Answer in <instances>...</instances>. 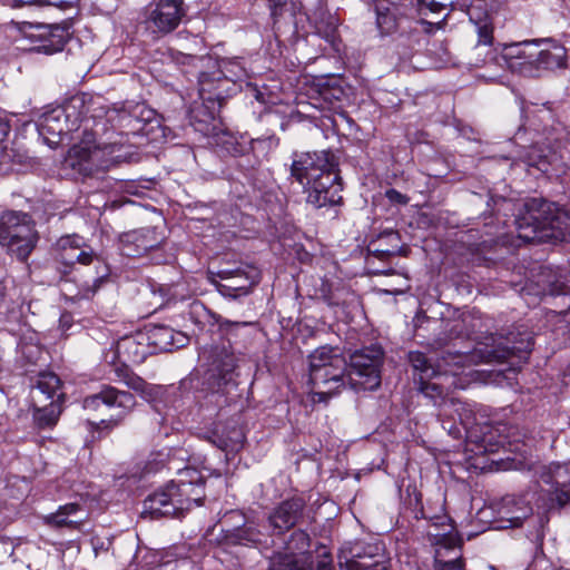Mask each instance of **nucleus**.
Segmentation results:
<instances>
[{
  "mask_svg": "<svg viewBox=\"0 0 570 570\" xmlns=\"http://www.w3.org/2000/svg\"><path fill=\"white\" fill-rule=\"evenodd\" d=\"M200 357L208 361L210 377L218 380V386L226 384L236 367V356L229 344L213 345L204 347Z\"/></svg>",
  "mask_w": 570,
  "mask_h": 570,
  "instance_id": "nucleus-18",
  "label": "nucleus"
},
{
  "mask_svg": "<svg viewBox=\"0 0 570 570\" xmlns=\"http://www.w3.org/2000/svg\"><path fill=\"white\" fill-rule=\"evenodd\" d=\"M232 275V272L223 271L219 273L220 278L226 279Z\"/></svg>",
  "mask_w": 570,
  "mask_h": 570,
  "instance_id": "nucleus-46",
  "label": "nucleus"
},
{
  "mask_svg": "<svg viewBox=\"0 0 570 570\" xmlns=\"http://www.w3.org/2000/svg\"><path fill=\"white\" fill-rule=\"evenodd\" d=\"M85 519L83 511L78 503L61 505L56 512L49 513L42 518L43 523L50 528H68L72 530H79Z\"/></svg>",
  "mask_w": 570,
  "mask_h": 570,
  "instance_id": "nucleus-22",
  "label": "nucleus"
},
{
  "mask_svg": "<svg viewBox=\"0 0 570 570\" xmlns=\"http://www.w3.org/2000/svg\"><path fill=\"white\" fill-rule=\"evenodd\" d=\"M563 130L566 131V137H544L541 138L537 129H528L523 125H521L514 137L508 138L505 142H517L518 139H525L527 142H570V126H564Z\"/></svg>",
  "mask_w": 570,
  "mask_h": 570,
  "instance_id": "nucleus-28",
  "label": "nucleus"
},
{
  "mask_svg": "<svg viewBox=\"0 0 570 570\" xmlns=\"http://www.w3.org/2000/svg\"><path fill=\"white\" fill-rule=\"evenodd\" d=\"M247 287H248L247 285L242 284V285H237L235 288L245 289V288H247Z\"/></svg>",
  "mask_w": 570,
  "mask_h": 570,
  "instance_id": "nucleus-49",
  "label": "nucleus"
},
{
  "mask_svg": "<svg viewBox=\"0 0 570 570\" xmlns=\"http://www.w3.org/2000/svg\"><path fill=\"white\" fill-rule=\"evenodd\" d=\"M75 253H76L75 250L68 249V252H63V253H61V259H62L66 264H68V259H67V258H68V257H70V256H75Z\"/></svg>",
  "mask_w": 570,
  "mask_h": 570,
  "instance_id": "nucleus-45",
  "label": "nucleus"
},
{
  "mask_svg": "<svg viewBox=\"0 0 570 570\" xmlns=\"http://www.w3.org/2000/svg\"><path fill=\"white\" fill-rule=\"evenodd\" d=\"M383 352L377 346L354 352L346 374L348 385L355 391H373L381 384L380 366Z\"/></svg>",
  "mask_w": 570,
  "mask_h": 570,
  "instance_id": "nucleus-13",
  "label": "nucleus"
},
{
  "mask_svg": "<svg viewBox=\"0 0 570 570\" xmlns=\"http://www.w3.org/2000/svg\"><path fill=\"white\" fill-rule=\"evenodd\" d=\"M11 131V125L7 119L0 118V142H7V138Z\"/></svg>",
  "mask_w": 570,
  "mask_h": 570,
  "instance_id": "nucleus-38",
  "label": "nucleus"
},
{
  "mask_svg": "<svg viewBox=\"0 0 570 570\" xmlns=\"http://www.w3.org/2000/svg\"><path fill=\"white\" fill-rule=\"evenodd\" d=\"M492 13L493 6L488 0H472L468 7L469 20L478 36L476 46L489 47L483 63H493L522 77L538 78L534 60L538 38L494 45Z\"/></svg>",
  "mask_w": 570,
  "mask_h": 570,
  "instance_id": "nucleus-5",
  "label": "nucleus"
},
{
  "mask_svg": "<svg viewBox=\"0 0 570 570\" xmlns=\"http://www.w3.org/2000/svg\"><path fill=\"white\" fill-rule=\"evenodd\" d=\"M386 196L392 199V200H397L399 203H405V198L403 195H401L400 193H397L396 190L394 189H391V190H387L386 191Z\"/></svg>",
  "mask_w": 570,
  "mask_h": 570,
  "instance_id": "nucleus-40",
  "label": "nucleus"
},
{
  "mask_svg": "<svg viewBox=\"0 0 570 570\" xmlns=\"http://www.w3.org/2000/svg\"><path fill=\"white\" fill-rule=\"evenodd\" d=\"M347 363L337 350L322 346L309 355L312 402H326L345 386Z\"/></svg>",
  "mask_w": 570,
  "mask_h": 570,
  "instance_id": "nucleus-8",
  "label": "nucleus"
},
{
  "mask_svg": "<svg viewBox=\"0 0 570 570\" xmlns=\"http://www.w3.org/2000/svg\"><path fill=\"white\" fill-rule=\"evenodd\" d=\"M121 242L128 256H140L160 244L153 228L128 233L122 236Z\"/></svg>",
  "mask_w": 570,
  "mask_h": 570,
  "instance_id": "nucleus-23",
  "label": "nucleus"
},
{
  "mask_svg": "<svg viewBox=\"0 0 570 570\" xmlns=\"http://www.w3.org/2000/svg\"><path fill=\"white\" fill-rule=\"evenodd\" d=\"M35 405L33 417L40 428L52 426L56 424L59 415L58 406L53 401L45 404L42 407Z\"/></svg>",
  "mask_w": 570,
  "mask_h": 570,
  "instance_id": "nucleus-30",
  "label": "nucleus"
},
{
  "mask_svg": "<svg viewBox=\"0 0 570 570\" xmlns=\"http://www.w3.org/2000/svg\"><path fill=\"white\" fill-rule=\"evenodd\" d=\"M301 509L299 500L284 501L269 517L271 525L279 532L289 530L296 523Z\"/></svg>",
  "mask_w": 570,
  "mask_h": 570,
  "instance_id": "nucleus-24",
  "label": "nucleus"
},
{
  "mask_svg": "<svg viewBox=\"0 0 570 570\" xmlns=\"http://www.w3.org/2000/svg\"><path fill=\"white\" fill-rule=\"evenodd\" d=\"M454 129L458 131L459 137L466 139L469 142H475V144L482 142L481 139L472 136L474 134V131H473V128L470 126L462 125L461 122H458L454 126Z\"/></svg>",
  "mask_w": 570,
  "mask_h": 570,
  "instance_id": "nucleus-35",
  "label": "nucleus"
},
{
  "mask_svg": "<svg viewBox=\"0 0 570 570\" xmlns=\"http://www.w3.org/2000/svg\"><path fill=\"white\" fill-rule=\"evenodd\" d=\"M415 142H424V144H428V142H430V141H429V140H426V139H417Z\"/></svg>",
  "mask_w": 570,
  "mask_h": 570,
  "instance_id": "nucleus-50",
  "label": "nucleus"
},
{
  "mask_svg": "<svg viewBox=\"0 0 570 570\" xmlns=\"http://www.w3.org/2000/svg\"><path fill=\"white\" fill-rule=\"evenodd\" d=\"M380 37H410L415 31L406 0H373Z\"/></svg>",
  "mask_w": 570,
  "mask_h": 570,
  "instance_id": "nucleus-12",
  "label": "nucleus"
},
{
  "mask_svg": "<svg viewBox=\"0 0 570 570\" xmlns=\"http://www.w3.org/2000/svg\"><path fill=\"white\" fill-rule=\"evenodd\" d=\"M145 337H148L149 347L153 354L181 347L188 341L180 332L165 325L148 326L142 330Z\"/></svg>",
  "mask_w": 570,
  "mask_h": 570,
  "instance_id": "nucleus-20",
  "label": "nucleus"
},
{
  "mask_svg": "<svg viewBox=\"0 0 570 570\" xmlns=\"http://www.w3.org/2000/svg\"><path fill=\"white\" fill-rule=\"evenodd\" d=\"M186 14L184 0H158L146 10L141 26L153 39L173 32Z\"/></svg>",
  "mask_w": 570,
  "mask_h": 570,
  "instance_id": "nucleus-15",
  "label": "nucleus"
},
{
  "mask_svg": "<svg viewBox=\"0 0 570 570\" xmlns=\"http://www.w3.org/2000/svg\"><path fill=\"white\" fill-rule=\"evenodd\" d=\"M73 16H68L60 23L24 22L23 38L30 42L29 50L47 56L61 52L73 37Z\"/></svg>",
  "mask_w": 570,
  "mask_h": 570,
  "instance_id": "nucleus-11",
  "label": "nucleus"
},
{
  "mask_svg": "<svg viewBox=\"0 0 570 570\" xmlns=\"http://www.w3.org/2000/svg\"><path fill=\"white\" fill-rule=\"evenodd\" d=\"M269 570H311V563L307 557L276 553L271 559Z\"/></svg>",
  "mask_w": 570,
  "mask_h": 570,
  "instance_id": "nucleus-27",
  "label": "nucleus"
},
{
  "mask_svg": "<svg viewBox=\"0 0 570 570\" xmlns=\"http://www.w3.org/2000/svg\"><path fill=\"white\" fill-rule=\"evenodd\" d=\"M67 259H68V265H72L76 262H78L82 265H89L92 262V254L85 252L78 247V249L75 253V256H70Z\"/></svg>",
  "mask_w": 570,
  "mask_h": 570,
  "instance_id": "nucleus-36",
  "label": "nucleus"
},
{
  "mask_svg": "<svg viewBox=\"0 0 570 570\" xmlns=\"http://www.w3.org/2000/svg\"><path fill=\"white\" fill-rule=\"evenodd\" d=\"M39 236L31 217L22 212L8 210L0 216V245L8 254L26 261Z\"/></svg>",
  "mask_w": 570,
  "mask_h": 570,
  "instance_id": "nucleus-10",
  "label": "nucleus"
},
{
  "mask_svg": "<svg viewBox=\"0 0 570 570\" xmlns=\"http://www.w3.org/2000/svg\"><path fill=\"white\" fill-rule=\"evenodd\" d=\"M207 70H202L197 76L198 99L194 100L186 112L187 124L178 128H173L166 124L163 115V124L168 128V137L159 142H166L167 139L186 138L189 142L190 134L198 135V138L213 139V142H276L275 131L254 137L248 131H240L228 127L218 116L220 108L227 99L238 92H244L245 99L249 104L257 102L262 110L259 111L261 121L273 127H278L285 131L288 129H299L303 120L301 112L291 114L288 119L282 118L273 108L281 98L263 83L258 85L249 80L246 60L243 57H225L219 59H207Z\"/></svg>",
  "mask_w": 570,
  "mask_h": 570,
  "instance_id": "nucleus-1",
  "label": "nucleus"
},
{
  "mask_svg": "<svg viewBox=\"0 0 570 570\" xmlns=\"http://www.w3.org/2000/svg\"><path fill=\"white\" fill-rule=\"evenodd\" d=\"M117 354L125 361L134 364L142 363L153 352L149 347L148 337H145L142 331L134 335L122 337L117 343Z\"/></svg>",
  "mask_w": 570,
  "mask_h": 570,
  "instance_id": "nucleus-21",
  "label": "nucleus"
},
{
  "mask_svg": "<svg viewBox=\"0 0 570 570\" xmlns=\"http://www.w3.org/2000/svg\"><path fill=\"white\" fill-rule=\"evenodd\" d=\"M60 389V379L53 373H46L39 376L36 389L32 391V402L37 405L45 400L53 401V397Z\"/></svg>",
  "mask_w": 570,
  "mask_h": 570,
  "instance_id": "nucleus-26",
  "label": "nucleus"
},
{
  "mask_svg": "<svg viewBox=\"0 0 570 570\" xmlns=\"http://www.w3.org/2000/svg\"><path fill=\"white\" fill-rule=\"evenodd\" d=\"M438 570H463V563L460 559L451 561H436Z\"/></svg>",
  "mask_w": 570,
  "mask_h": 570,
  "instance_id": "nucleus-37",
  "label": "nucleus"
},
{
  "mask_svg": "<svg viewBox=\"0 0 570 570\" xmlns=\"http://www.w3.org/2000/svg\"><path fill=\"white\" fill-rule=\"evenodd\" d=\"M269 10V18L273 23V29L277 28L281 18L287 11L288 0H265Z\"/></svg>",
  "mask_w": 570,
  "mask_h": 570,
  "instance_id": "nucleus-31",
  "label": "nucleus"
},
{
  "mask_svg": "<svg viewBox=\"0 0 570 570\" xmlns=\"http://www.w3.org/2000/svg\"><path fill=\"white\" fill-rule=\"evenodd\" d=\"M305 86L309 98L316 100L321 108H327L335 115L323 116L315 124V130L322 132L326 140L337 137L338 142H363L356 136L357 124L345 110L354 105L355 88L350 85L344 73H321L306 78Z\"/></svg>",
  "mask_w": 570,
  "mask_h": 570,
  "instance_id": "nucleus-4",
  "label": "nucleus"
},
{
  "mask_svg": "<svg viewBox=\"0 0 570 570\" xmlns=\"http://www.w3.org/2000/svg\"><path fill=\"white\" fill-rule=\"evenodd\" d=\"M86 95L77 94L63 104L46 110L39 121L24 120L17 125L12 142L36 139L37 142H124L130 137H145L146 142H159L168 137V128L158 111L146 104H137L130 114L120 115V129L109 126L105 117H88Z\"/></svg>",
  "mask_w": 570,
  "mask_h": 570,
  "instance_id": "nucleus-2",
  "label": "nucleus"
},
{
  "mask_svg": "<svg viewBox=\"0 0 570 570\" xmlns=\"http://www.w3.org/2000/svg\"><path fill=\"white\" fill-rule=\"evenodd\" d=\"M114 381L126 385L139 393L141 396L147 397L150 395L149 385L138 375H136L127 365H117L114 368Z\"/></svg>",
  "mask_w": 570,
  "mask_h": 570,
  "instance_id": "nucleus-25",
  "label": "nucleus"
},
{
  "mask_svg": "<svg viewBox=\"0 0 570 570\" xmlns=\"http://www.w3.org/2000/svg\"><path fill=\"white\" fill-rule=\"evenodd\" d=\"M532 511V508L530 505H525L523 509H522V513L521 514H518L515 517H513V520L515 521H521L522 519L527 518Z\"/></svg>",
  "mask_w": 570,
  "mask_h": 570,
  "instance_id": "nucleus-42",
  "label": "nucleus"
},
{
  "mask_svg": "<svg viewBox=\"0 0 570 570\" xmlns=\"http://www.w3.org/2000/svg\"><path fill=\"white\" fill-rule=\"evenodd\" d=\"M79 243H80V237L73 235V236H65V237H61L58 242H57V248L59 250H61V253L63 252H68V249H71V250H77L78 247H79Z\"/></svg>",
  "mask_w": 570,
  "mask_h": 570,
  "instance_id": "nucleus-34",
  "label": "nucleus"
},
{
  "mask_svg": "<svg viewBox=\"0 0 570 570\" xmlns=\"http://www.w3.org/2000/svg\"><path fill=\"white\" fill-rule=\"evenodd\" d=\"M136 405V400L132 394L117 390L110 385H104L101 390L83 400V409L87 411H99L101 406L114 410L108 420H101L99 425L106 429H112L120 424V422L131 412Z\"/></svg>",
  "mask_w": 570,
  "mask_h": 570,
  "instance_id": "nucleus-14",
  "label": "nucleus"
},
{
  "mask_svg": "<svg viewBox=\"0 0 570 570\" xmlns=\"http://www.w3.org/2000/svg\"><path fill=\"white\" fill-rule=\"evenodd\" d=\"M415 31L422 27L426 33L443 29L450 14L446 2L436 0H406Z\"/></svg>",
  "mask_w": 570,
  "mask_h": 570,
  "instance_id": "nucleus-17",
  "label": "nucleus"
},
{
  "mask_svg": "<svg viewBox=\"0 0 570 570\" xmlns=\"http://www.w3.org/2000/svg\"><path fill=\"white\" fill-rule=\"evenodd\" d=\"M318 121H320V119H317L315 122H313V120H309V124H313V128H312V130H313V131H315V132H317V131L315 130V124H317ZM318 132H320V134H322L321 131H318Z\"/></svg>",
  "mask_w": 570,
  "mask_h": 570,
  "instance_id": "nucleus-48",
  "label": "nucleus"
},
{
  "mask_svg": "<svg viewBox=\"0 0 570 570\" xmlns=\"http://www.w3.org/2000/svg\"><path fill=\"white\" fill-rule=\"evenodd\" d=\"M4 295V286L0 283V298Z\"/></svg>",
  "mask_w": 570,
  "mask_h": 570,
  "instance_id": "nucleus-47",
  "label": "nucleus"
},
{
  "mask_svg": "<svg viewBox=\"0 0 570 570\" xmlns=\"http://www.w3.org/2000/svg\"><path fill=\"white\" fill-rule=\"evenodd\" d=\"M317 570H331V561L322 560L317 564Z\"/></svg>",
  "mask_w": 570,
  "mask_h": 570,
  "instance_id": "nucleus-43",
  "label": "nucleus"
},
{
  "mask_svg": "<svg viewBox=\"0 0 570 570\" xmlns=\"http://www.w3.org/2000/svg\"><path fill=\"white\" fill-rule=\"evenodd\" d=\"M294 537L297 538L299 541H302L303 546L307 544V542H308V537L304 532H296V533H294Z\"/></svg>",
  "mask_w": 570,
  "mask_h": 570,
  "instance_id": "nucleus-44",
  "label": "nucleus"
},
{
  "mask_svg": "<svg viewBox=\"0 0 570 570\" xmlns=\"http://www.w3.org/2000/svg\"><path fill=\"white\" fill-rule=\"evenodd\" d=\"M235 438L218 436L216 432L209 438V441L222 450H236L242 443V434L239 431H233Z\"/></svg>",
  "mask_w": 570,
  "mask_h": 570,
  "instance_id": "nucleus-32",
  "label": "nucleus"
},
{
  "mask_svg": "<svg viewBox=\"0 0 570 570\" xmlns=\"http://www.w3.org/2000/svg\"><path fill=\"white\" fill-rule=\"evenodd\" d=\"M245 325H247V323H245V322H244V323H239V322H230V321H228V320H225V321H223V322L219 324L220 328H223V330H228V328H229V327H232V326H236V327H237V326H245Z\"/></svg>",
  "mask_w": 570,
  "mask_h": 570,
  "instance_id": "nucleus-41",
  "label": "nucleus"
},
{
  "mask_svg": "<svg viewBox=\"0 0 570 570\" xmlns=\"http://www.w3.org/2000/svg\"><path fill=\"white\" fill-rule=\"evenodd\" d=\"M41 6V0H13L14 8H21L23 6Z\"/></svg>",
  "mask_w": 570,
  "mask_h": 570,
  "instance_id": "nucleus-39",
  "label": "nucleus"
},
{
  "mask_svg": "<svg viewBox=\"0 0 570 570\" xmlns=\"http://www.w3.org/2000/svg\"><path fill=\"white\" fill-rule=\"evenodd\" d=\"M488 342L479 343L470 353L446 352L435 366L421 352H411L409 357L415 371L420 373L421 392L441 407V415L468 424L470 411L454 399L449 397L450 389H464L472 381V367L481 363L503 362L514 354L528 353L531 341H520L510 345L511 340L490 336Z\"/></svg>",
  "mask_w": 570,
  "mask_h": 570,
  "instance_id": "nucleus-3",
  "label": "nucleus"
},
{
  "mask_svg": "<svg viewBox=\"0 0 570 570\" xmlns=\"http://www.w3.org/2000/svg\"><path fill=\"white\" fill-rule=\"evenodd\" d=\"M79 0H41V6H51L63 12L72 11L73 16L78 13Z\"/></svg>",
  "mask_w": 570,
  "mask_h": 570,
  "instance_id": "nucleus-33",
  "label": "nucleus"
},
{
  "mask_svg": "<svg viewBox=\"0 0 570 570\" xmlns=\"http://www.w3.org/2000/svg\"><path fill=\"white\" fill-rule=\"evenodd\" d=\"M535 67L538 77L544 71L563 69L567 67V49L554 38H538L535 51Z\"/></svg>",
  "mask_w": 570,
  "mask_h": 570,
  "instance_id": "nucleus-19",
  "label": "nucleus"
},
{
  "mask_svg": "<svg viewBox=\"0 0 570 570\" xmlns=\"http://www.w3.org/2000/svg\"><path fill=\"white\" fill-rule=\"evenodd\" d=\"M337 158L330 150L305 153L294 160L292 174L304 187L306 202L316 208L341 202Z\"/></svg>",
  "mask_w": 570,
  "mask_h": 570,
  "instance_id": "nucleus-6",
  "label": "nucleus"
},
{
  "mask_svg": "<svg viewBox=\"0 0 570 570\" xmlns=\"http://www.w3.org/2000/svg\"><path fill=\"white\" fill-rule=\"evenodd\" d=\"M520 237L527 240H570L569 213L553 203L541 200L520 223Z\"/></svg>",
  "mask_w": 570,
  "mask_h": 570,
  "instance_id": "nucleus-9",
  "label": "nucleus"
},
{
  "mask_svg": "<svg viewBox=\"0 0 570 570\" xmlns=\"http://www.w3.org/2000/svg\"><path fill=\"white\" fill-rule=\"evenodd\" d=\"M541 482L544 495L540 497L542 505L553 508L570 502V468L566 464L551 463L543 468Z\"/></svg>",
  "mask_w": 570,
  "mask_h": 570,
  "instance_id": "nucleus-16",
  "label": "nucleus"
},
{
  "mask_svg": "<svg viewBox=\"0 0 570 570\" xmlns=\"http://www.w3.org/2000/svg\"><path fill=\"white\" fill-rule=\"evenodd\" d=\"M98 149L97 145L94 150L85 145H72L68 150L66 164L72 168L78 167L80 171L87 170L88 167L85 166V164L91 159L92 155L96 154Z\"/></svg>",
  "mask_w": 570,
  "mask_h": 570,
  "instance_id": "nucleus-29",
  "label": "nucleus"
},
{
  "mask_svg": "<svg viewBox=\"0 0 570 570\" xmlns=\"http://www.w3.org/2000/svg\"><path fill=\"white\" fill-rule=\"evenodd\" d=\"M205 480L195 468H185L165 489L150 494L144 502V513L150 518L179 517L202 504Z\"/></svg>",
  "mask_w": 570,
  "mask_h": 570,
  "instance_id": "nucleus-7",
  "label": "nucleus"
}]
</instances>
